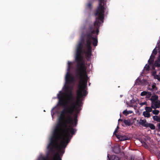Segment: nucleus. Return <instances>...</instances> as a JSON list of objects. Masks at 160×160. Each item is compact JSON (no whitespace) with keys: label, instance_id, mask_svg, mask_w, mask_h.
I'll return each instance as SVG.
<instances>
[{"label":"nucleus","instance_id":"nucleus-17","mask_svg":"<svg viewBox=\"0 0 160 160\" xmlns=\"http://www.w3.org/2000/svg\"><path fill=\"white\" fill-rule=\"evenodd\" d=\"M148 127H149L152 130H154L155 129V126L153 124L148 123Z\"/></svg>","mask_w":160,"mask_h":160},{"label":"nucleus","instance_id":"nucleus-29","mask_svg":"<svg viewBox=\"0 0 160 160\" xmlns=\"http://www.w3.org/2000/svg\"><path fill=\"white\" fill-rule=\"evenodd\" d=\"M93 45L94 46H96L97 45V43L98 42V41H93Z\"/></svg>","mask_w":160,"mask_h":160},{"label":"nucleus","instance_id":"nucleus-34","mask_svg":"<svg viewBox=\"0 0 160 160\" xmlns=\"http://www.w3.org/2000/svg\"><path fill=\"white\" fill-rule=\"evenodd\" d=\"M128 112H129V113H131L132 112V111H129Z\"/></svg>","mask_w":160,"mask_h":160},{"label":"nucleus","instance_id":"nucleus-21","mask_svg":"<svg viewBox=\"0 0 160 160\" xmlns=\"http://www.w3.org/2000/svg\"><path fill=\"white\" fill-rule=\"evenodd\" d=\"M123 122L127 125L129 126L130 125V122L128 120H124L123 121Z\"/></svg>","mask_w":160,"mask_h":160},{"label":"nucleus","instance_id":"nucleus-35","mask_svg":"<svg viewBox=\"0 0 160 160\" xmlns=\"http://www.w3.org/2000/svg\"><path fill=\"white\" fill-rule=\"evenodd\" d=\"M118 121H122V120L121 119H119V120H118Z\"/></svg>","mask_w":160,"mask_h":160},{"label":"nucleus","instance_id":"nucleus-36","mask_svg":"<svg viewBox=\"0 0 160 160\" xmlns=\"http://www.w3.org/2000/svg\"><path fill=\"white\" fill-rule=\"evenodd\" d=\"M118 128V127H117V129H117V130Z\"/></svg>","mask_w":160,"mask_h":160},{"label":"nucleus","instance_id":"nucleus-24","mask_svg":"<svg viewBox=\"0 0 160 160\" xmlns=\"http://www.w3.org/2000/svg\"><path fill=\"white\" fill-rule=\"evenodd\" d=\"M123 114L125 115L126 116H127L129 114V112H128V111H127V110H125L123 111Z\"/></svg>","mask_w":160,"mask_h":160},{"label":"nucleus","instance_id":"nucleus-23","mask_svg":"<svg viewBox=\"0 0 160 160\" xmlns=\"http://www.w3.org/2000/svg\"><path fill=\"white\" fill-rule=\"evenodd\" d=\"M72 64V62H68V70L69 71L71 68V65Z\"/></svg>","mask_w":160,"mask_h":160},{"label":"nucleus","instance_id":"nucleus-6","mask_svg":"<svg viewBox=\"0 0 160 160\" xmlns=\"http://www.w3.org/2000/svg\"><path fill=\"white\" fill-rule=\"evenodd\" d=\"M65 80L66 85L69 84V83H73L74 82V78L73 76L69 72H68L65 77Z\"/></svg>","mask_w":160,"mask_h":160},{"label":"nucleus","instance_id":"nucleus-1","mask_svg":"<svg viewBox=\"0 0 160 160\" xmlns=\"http://www.w3.org/2000/svg\"><path fill=\"white\" fill-rule=\"evenodd\" d=\"M82 53L85 54L87 59L88 61L92 55V50H76L77 65L75 73L76 77L80 80L77 91L78 101L76 104L72 103L70 107L64 108L60 112L58 122L50 139L52 142L54 140L57 142L60 140V141L68 143L76 131L74 128L76 127L78 124L77 115H76L73 119L71 115L74 111L78 113L81 110L82 101L88 94L86 90L88 76Z\"/></svg>","mask_w":160,"mask_h":160},{"label":"nucleus","instance_id":"nucleus-26","mask_svg":"<svg viewBox=\"0 0 160 160\" xmlns=\"http://www.w3.org/2000/svg\"><path fill=\"white\" fill-rule=\"evenodd\" d=\"M87 7L89 8L90 9H91L92 8V3L89 2L88 3L87 5Z\"/></svg>","mask_w":160,"mask_h":160},{"label":"nucleus","instance_id":"nucleus-28","mask_svg":"<svg viewBox=\"0 0 160 160\" xmlns=\"http://www.w3.org/2000/svg\"><path fill=\"white\" fill-rule=\"evenodd\" d=\"M141 82V81L139 78H137L136 80V84H139Z\"/></svg>","mask_w":160,"mask_h":160},{"label":"nucleus","instance_id":"nucleus-9","mask_svg":"<svg viewBox=\"0 0 160 160\" xmlns=\"http://www.w3.org/2000/svg\"><path fill=\"white\" fill-rule=\"evenodd\" d=\"M116 137L121 141H123L128 139V138L125 136L116 135Z\"/></svg>","mask_w":160,"mask_h":160},{"label":"nucleus","instance_id":"nucleus-10","mask_svg":"<svg viewBox=\"0 0 160 160\" xmlns=\"http://www.w3.org/2000/svg\"><path fill=\"white\" fill-rule=\"evenodd\" d=\"M148 89L150 91H152V92H155L157 90L158 88L156 87V83H153L152 86V88H148Z\"/></svg>","mask_w":160,"mask_h":160},{"label":"nucleus","instance_id":"nucleus-4","mask_svg":"<svg viewBox=\"0 0 160 160\" xmlns=\"http://www.w3.org/2000/svg\"><path fill=\"white\" fill-rule=\"evenodd\" d=\"M158 50V51L159 54L160 52V41H159L156 48L152 51V53L150 56L149 59L148 60V62L150 65H151L153 63L154 61L155 55L157 53Z\"/></svg>","mask_w":160,"mask_h":160},{"label":"nucleus","instance_id":"nucleus-30","mask_svg":"<svg viewBox=\"0 0 160 160\" xmlns=\"http://www.w3.org/2000/svg\"><path fill=\"white\" fill-rule=\"evenodd\" d=\"M147 104V102H141L140 103V105L141 106H143L144 105H146Z\"/></svg>","mask_w":160,"mask_h":160},{"label":"nucleus","instance_id":"nucleus-13","mask_svg":"<svg viewBox=\"0 0 160 160\" xmlns=\"http://www.w3.org/2000/svg\"><path fill=\"white\" fill-rule=\"evenodd\" d=\"M155 65L158 67H160V52L157 60L155 61Z\"/></svg>","mask_w":160,"mask_h":160},{"label":"nucleus","instance_id":"nucleus-25","mask_svg":"<svg viewBox=\"0 0 160 160\" xmlns=\"http://www.w3.org/2000/svg\"><path fill=\"white\" fill-rule=\"evenodd\" d=\"M150 67L149 65H147L146 64L144 68L147 71H149V70Z\"/></svg>","mask_w":160,"mask_h":160},{"label":"nucleus","instance_id":"nucleus-3","mask_svg":"<svg viewBox=\"0 0 160 160\" xmlns=\"http://www.w3.org/2000/svg\"><path fill=\"white\" fill-rule=\"evenodd\" d=\"M64 87L66 91L67 92H68L69 93V95L68 96V102H72L71 105H72V104L73 103H74L76 104V103L78 101V97H77V102L75 103L74 102V98L72 93V88L70 87V85H65ZM77 91H78V90ZM77 96H78L77 95Z\"/></svg>","mask_w":160,"mask_h":160},{"label":"nucleus","instance_id":"nucleus-12","mask_svg":"<svg viewBox=\"0 0 160 160\" xmlns=\"http://www.w3.org/2000/svg\"><path fill=\"white\" fill-rule=\"evenodd\" d=\"M107 157L109 160H119V158L115 155H112L110 158L109 154H108Z\"/></svg>","mask_w":160,"mask_h":160},{"label":"nucleus","instance_id":"nucleus-11","mask_svg":"<svg viewBox=\"0 0 160 160\" xmlns=\"http://www.w3.org/2000/svg\"><path fill=\"white\" fill-rule=\"evenodd\" d=\"M120 151L121 149L119 146H115L113 149V151L116 154H118Z\"/></svg>","mask_w":160,"mask_h":160},{"label":"nucleus","instance_id":"nucleus-32","mask_svg":"<svg viewBox=\"0 0 160 160\" xmlns=\"http://www.w3.org/2000/svg\"><path fill=\"white\" fill-rule=\"evenodd\" d=\"M158 126L159 129H160V123H158Z\"/></svg>","mask_w":160,"mask_h":160},{"label":"nucleus","instance_id":"nucleus-15","mask_svg":"<svg viewBox=\"0 0 160 160\" xmlns=\"http://www.w3.org/2000/svg\"><path fill=\"white\" fill-rule=\"evenodd\" d=\"M143 115L145 118H149L151 117V115L149 112L146 111L143 112Z\"/></svg>","mask_w":160,"mask_h":160},{"label":"nucleus","instance_id":"nucleus-19","mask_svg":"<svg viewBox=\"0 0 160 160\" xmlns=\"http://www.w3.org/2000/svg\"><path fill=\"white\" fill-rule=\"evenodd\" d=\"M152 108L151 107H146L145 108V110H146V111L147 112H150L152 111Z\"/></svg>","mask_w":160,"mask_h":160},{"label":"nucleus","instance_id":"nucleus-7","mask_svg":"<svg viewBox=\"0 0 160 160\" xmlns=\"http://www.w3.org/2000/svg\"><path fill=\"white\" fill-rule=\"evenodd\" d=\"M151 107L154 109L159 108L160 107V101L157 100L156 101L152 102V103Z\"/></svg>","mask_w":160,"mask_h":160},{"label":"nucleus","instance_id":"nucleus-5","mask_svg":"<svg viewBox=\"0 0 160 160\" xmlns=\"http://www.w3.org/2000/svg\"><path fill=\"white\" fill-rule=\"evenodd\" d=\"M64 93L61 91L59 92L57 95V97L59 100V103L60 106H64L65 105L66 103L64 102Z\"/></svg>","mask_w":160,"mask_h":160},{"label":"nucleus","instance_id":"nucleus-8","mask_svg":"<svg viewBox=\"0 0 160 160\" xmlns=\"http://www.w3.org/2000/svg\"><path fill=\"white\" fill-rule=\"evenodd\" d=\"M139 123L142 126L146 128H148V123L147 122L146 120L140 119Z\"/></svg>","mask_w":160,"mask_h":160},{"label":"nucleus","instance_id":"nucleus-31","mask_svg":"<svg viewBox=\"0 0 160 160\" xmlns=\"http://www.w3.org/2000/svg\"><path fill=\"white\" fill-rule=\"evenodd\" d=\"M144 142V147H145V148H147V147H148V145H147V144L144 142Z\"/></svg>","mask_w":160,"mask_h":160},{"label":"nucleus","instance_id":"nucleus-2","mask_svg":"<svg viewBox=\"0 0 160 160\" xmlns=\"http://www.w3.org/2000/svg\"><path fill=\"white\" fill-rule=\"evenodd\" d=\"M56 142L55 140L52 142L51 140L50 139L49 142L48 143L47 148L49 152L52 154H53L52 160H62V158L64 153L65 149L68 145V143L64 142ZM41 160H49L48 157L47 156L45 157H42Z\"/></svg>","mask_w":160,"mask_h":160},{"label":"nucleus","instance_id":"nucleus-22","mask_svg":"<svg viewBox=\"0 0 160 160\" xmlns=\"http://www.w3.org/2000/svg\"><path fill=\"white\" fill-rule=\"evenodd\" d=\"M148 93L146 91H143L141 92V96H144L145 95H146Z\"/></svg>","mask_w":160,"mask_h":160},{"label":"nucleus","instance_id":"nucleus-33","mask_svg":"<svg viewBox=\"0 0 160 160\" xmlns=\"http://www.w3.org/2000/svg\"><path fill=\"white\" fill-rule=\"evenodd\" d=\"M117 129H116L114 132V133H113V134H115V133H116L117 132Z\"/></svg>","mask_w":160,"mask_h":160},{"label":"nucleus","instance_id":"nucleus-14","mask_svg":"<svg viewBox=\"0 0 160 160\" xmlns=\"http://www.w3.org/2000/svg\"><path fill=\"white\" fill-rule=\"evenodd\" d=\"M158 97L156 95H153L150 98V100L152 101V103L153 102H155L158 100Z\"/></svg>","mask_w":160,"mask_h":160},{"label":"nucleus","instance_id":"nucleus-37","mask_svg":"<svg viewBox=\"0 0 160 160\" xmlns=\"http://www.w3.org/2000/svg\"><path fill=\"white\" fill-rule=\"evenodd\" d=\"M134 160V159H133V160Z\"/></svg>","mask_w":160,"mask_h":160},{"label":"nucleus","instance_id":"nucleus-20","mask_svg":"<svg viewBox=\"0 0 160 160\" xmlns=\"http://www.w3.org/2000/svg\"><path fill=\"white\" fill-rule=\"evenodd\" d=\"M152 113L155 115H158L159 112V111L158 110H154L152 111Z\"/></svg>","mask_w":160,"mask_h":160},{"label":"nucleus","instance_id":"nucleus-18","mask_svg":"<svg viewBox=\"0 0 160 160\" xmlns=\"http://www.w3.org/2000/svg\"><path fill=\"white\" fill-rule=\"evenodd\" d=\"M156 72H153L152 75L154 76V78L155 79H157L158 80H160V75H155L156 74Z\"/></svg>","mask_w":160,"mask_h":160},{"label":"nucleus","instance_id":"nucleus-16","mask_svg":"<svg viewBox=\"0 0 160 160\" xmlns=\"http://www.w3.org/2000/svg\"><path fill=\"white\" fill-rule=\"evenodd\" d=\"M154 121H156L158 122H160V117L158 116H154L152 117Z\"/></svg>","mask_w":160,"mask_h":160},{"label":"nucleus","instance_id":"nucleus-27","mask_svg":"<svg viewBox=\"0 0 160 160\" xmlns=\"http://www.w3.org/2000/svg\"><path fill=\"white\" fill-rule=\"evenodd\" d=\"M147 95V97L148 98H149L151 96V92H148V93Z\"/></svg>","mask_w":160,"mask_h":160}]
</instances>
